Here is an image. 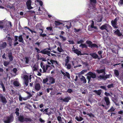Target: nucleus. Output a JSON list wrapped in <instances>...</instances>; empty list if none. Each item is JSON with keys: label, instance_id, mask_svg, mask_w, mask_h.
I'll use <instances>...</instances> for the list:
<instances>
[{"label": "nucleus", "instance_id": "f257e3e1", "mask_svg": "<svg viewBox=\"0 0 123 123\" xmlns=\"http://www.w3.org/2000/svg\"><path fill=\"white\" fill-rule=\"evenodd\" d=\"M50 62L52 64L51 65H46L45 66L43 65V62H41L40 63L41 67L42 68L44 72L49 73L50 72V70L53 68H55V66L53 65L54 64L56 67H57L59 65V63L56 61L50 59Z\"/></svg>", "mask_w": 123, "mask_h": 123}, {"label": "nucleus", "instance_id": "f03ea898", "mask_svg": "<svg viewBox=\"0 0 123 123\" xmlns=\"http://www.w3.org/2000/svg\"><path fill=\"white\" fill-rule=\"evenodd\" d=\"M14 119L13 114H11L9 116L4 117L3 121L4 123H11L13 121Z\"/></svg>", "mask_w": 123, "mask_h": 123}, {"label": "nucleus", "instance_id": "7ed1b4c3", "mask_svg": "<svg viewBox=\"0 0 123 123\" xmlns=\"http://www.w3.org/2000/svg\"><path fill=\"white\" fill-rule=\"evenodd\" d=\"M100 29L102 30H105L107 32H108L111 29V27L108 24H106L101 26Z\"/></svg>", "mask_w": 123, "mask_h": 123}, {"label": "nucleus", "instance_id": "20e7f679", "mask_svg": "<svg viewBox=\"0 0 123 123\" xmlns=\"http://www.w3.org/2000/svg\"><path fill=\"white\" fill-rule=\"evenodd\" d=\"M35 49L38 53H41L43 54H50V50L48 49H45L41 51H40V50L39 49L37 48H36Z\"/></svg>", "mask_w": 123, "mask_h": 123}, {"label": "nucleus", "instance_id": "39448f33", "mask_svg": "<svg viewBox=\"0 0 123 123\" xmlns=\"http://www.w3.org/2000/svg\"><path fill=\"white\" fill-rule=\"evenodd\" d=\"M94 29L96 30H97L96 26H94V22L93 21H92V23L91 25H89L88 27V30L90 31H92Z\"/></svg>", "mask_w": 123, "mask_h": 123}, {"label": "nucleus", "instance_id": "423d86ee", "mask_svg": "<svg viewBox=\"0 0 123 123\" xmlns=\"http://www.w3.org/2000/svg\"><path fill=\"white\" fill-rule=\"evenodd\" d=\"M23 79L24 83L25 84V86L27 87L28 85L29 81V78L28 76L26 75L23 76Z\"/></svg>", "mask_w": 123, "mask_h": 123}, {"label": "nucleus", "instance_id": "0eeeda50", "mask_svg": "<svg viewBox=\"0 0 123 123\" xmlns=\"http://www.w3.org/2000/svg\"><path fill=\"white\" fill-rule=\"evenodd\" d=\"M96 3V0H90V9H93L94 10H96V8H95V4Z\"/></svg>", "mask_w": 123, "mask_h": 123}, {"label": "nucleus", "instance_id": "6e6552de", "mask_svg": "<svg viewBox=\"0 0 123 123\" xmlns=\"http://www.w3.org/2000/svg\"><path fill=\"white\" fill-rule=\"evenodd\" d=\"M0 99L1 102L4 104H6L7 102V101L5 97L0 94Z\"/></svg>", "mask_w": 123, "mask_h": 123}, {"label": "nucleus", "instance_id": "1a4fd4ad", "mask_svg": "<svg viewBox=\"0 0 123 123\" xmlns=\"http://www.w3.org/2000/svg\"><path fill=\"white\" fill-rule=\"evenodd\" d=\"M31 3L32 2L31 0H28L26 3V5L27 9L29 10H30L33 8V7L31 6Z\"/></svg>", "mask_w": 123, "mask_h": 123}, {"label": "nucleus", "instance_id": "9d476101", "mask_svg": "<svg viewBox=\"0 0 123 123\" xmlns=\"http://www.w3.org/2000/svg\"><path fill=\"white\" fill-rule=\"evenodd\" d=\"M117 18H116L114 20H112L111 21L112 25L114 28H117Z\"/></svg>", "mask_w": 123, "mask_h": 123}, {"label": "nucleus", "instance_id": "9b49d317", "mask_svg": "<svg viewBox=\"0 0 123 123\" xmlns=\"http://www.w3.org/2000/svg\"><path fill=\"white\" fill-rule=\"evenodd\" d=\"M86 43L89 45V46L90 47L92 48H93L94 47L98 48V46L96 44L94 43L92 44V42L90 41H87Z\"/></svg>", "mask_w": 123, "mask_h": 123}, {"label": "nucleus", "instance_id": "f8f14e48", "mask_svg": "<svg viewBox=\"0 0 123 123\" xmlns=\"http://www.w3.org/2000/svg\"><path fill=\"white\" fill-rule=\"evenodd\" d=\"M48 80H49V85L54 83L55 82V79L54 78L51 76L48 77Z\"/></svg>", "mask_w": 123, "mask_h": 123}, {"label": "nucleus", "instance_id": "ddd939ff", "mask_svg": "<svg viewBox=\"0 0 123 123\" xmlns=\"http://www.w3.org/2000/svg\"><path fill=\"white\" fill-rule=\"evenodd\" d=\"M104 100L106 102V105L109 107L110 105V102L109 98L108 97H105Z\"/></svg>", "mask_w": 123, "mask_h": 123}, {"label": "nucleus", "instance_id": "4468645a", "mask_svg": "<svg viewBox=\"0 0 123 123\" xmlns=\"http://www.w3.org/2000/svg\"><path fill=\"white\" fill-rule=\"evenodd\" d=\"M35 88L36 91H38L41 89V86L39 83H36L35 85Z\"/></svg>", "mask_w": 123, "mask_h": 123}, {"label": "nucleus", "instance_id": "2eb2a0df", "mask_svg": "<svg viewBox=\"0 0 123 123\" xmlns=\"http://www.w3.org/2000/svg\"><path fill=\"white\" fill-rule=\"evenodd\" d=\"M6 43L5 42H0V49L1 50L5 48L6 46Z\"/></svg>", "mask_w": 123, "mask_h": 123}, {"label": "nucleus", "instance_id": "dca6fc26", "mask_svg": "<svg viewBox=\"0 0 123 123\" xmlns=\"http://www.w3.org/2000/svg\"><path fill=\"white\" fill-rule=\"evenodd\" d=\"M18 120L20 122L23 123L24 122V117L23 115H20L18 117Z\"/></svg>", "mask_w": 123, "mask_h": 123}, {"label": "nucleus", "instance_id": "f3484780", "mask_svg": "<svg viewBox=\"0 0 123 123\" xmlns=\"http://www.w3.org/2000/svg\"><path fill=\"white\" fill-rule=\"evenodd\" d=\"M105 69H102L101 70H99L98 69H97L96 70V71L98 74H100L103 73H104V74L105 75Z\"/></svg>", "mask_w": 123, "mask_h": 123}, {"label": "nucleus", "instance_id": "a211bd4d", "mask_svg": "<svg viewBox=\"0 0 123 123\" xmlns=\"http://www.w3.org/2000/svg\"><path fill=\"white\" fill-rule=\"evenodd\" d=\"M87 74L90 76L91 78L94 79L96 77V74L95 73H94L92 72H90L88 73Z\"/></svg>", "mask_w": 123, "mask_h": 123}, {"label": "nucleus", "instance_id": "6ab92c4d", "mask_svg": "<svg viewBox=\"0 0 123 123\" xmlns=\"http://www.w3.org/2000/svg\"><path fill=\"white\" fill-rule=\"evenodd\" d=\"M72 51L74 52L76 54H81V52L80 51L77 49H75L74 46H73V48L72 49Z\"/></svg>", "mask_w": 123, "mask_h": 123}, {"label": "nucleus", "instance_id": "aec40b11", "mask_svg": "<svg viewBox=\"0 0 123 123\" xmlns=\"http://www.w3.org/2000/svg\"><path fill=\"white\" fill-rule=\"evenodd\" d=\"M93 92L95 93L98 95L100 96L102 92V90L101 89H99L98 90H95L93 91Z\"/></svg>", "mask_w": 123, "mask_h": 123}, {"label": "nucleus", "instance_id": "412c9836", "mask_svg": "<svg viewBox=\"0 0 123 123\" xmlns=\"http://www.w3.org/2000/svg\"><path fill=\"white\" fill-rule=\"evenodd\" d=\"M36 28L37 30L39 29H41L42 28H43V27L40 24H38L36 25Z\"/></svg>", "mask_w": 123, "mask_h": 123}, {"label": "nucleus", "instance_id": "4be33fe9", "mask_svg": "<svg viewBox=\"0 0 123 123\" xmlns=\"http://www.w3.org/2000/svg\"><path fill=\"white\" fill-rule=\"evenodd\" d=\"M7 39L9 43V46L10 47L11 46H12V39L10 37H8L7 38Z\"/></svg>", "mask_w": 123, "mask_h": 123}, {"label": "nucleus", "instance_id": "5701e85b", "mask_svg": "<svg viewBox=\"0 0 123 123\" xmlns=\"http://www.w3.org/2000/svg\"><path fill=\"white\" fill-rule=\"evenodd\" d=\"M70 57L68 56H67L66 59H65V65H67V64L70 61Z\"/></svg>", "mask_w": 123, "mask_h": 123}, {"label": "nucleus", "instance_id": "b1692460", "mask_svg": "<svg viewBox=\"0 0 123 123\" xmlns=\"http://www.w3.org/2000/svg\"><path fill=\"white\" fill-rule=\"evenodd\" d=\"M0 82V85L1 86L2 88L3 91V92H5L6 90L4 85L2 81H1Z\"/></svg>", "mask_w": 123, "mask_h": 123}, {"label": "nucleus", "instance_id": "393cba45", "mask_svg": "<svg viewBox=\"0 0 123 123\" xmlns=\"http://www.w3.org/2000/svg\"><path fill=\"white\" fill-rule=\"evenodd\" d=\"M114 33L119 36H120L122 35V34L120 33V31L118 29H117L116 31H115Z\"/></svg>", "mask_w": 123, "mask_h": 123}, {"label": "nucleus", "instance_id": "a878e982", "mask_svg": "<svg viewBox=\"0 0 123 123\" xmlns=\"http://www.w3.org/2000/svg\"><path fill=\"white\" fill-rule=\"evenodd\" d=\"M13 85L15 86H19L20 85V84L19 82L17 80L14 81L13 82Z\"/></svg>", "mask_w": 123, "mask_h": 123}, {"label": "nucleus", "instance_id": "bb28decb", "mask_svg": "<svg viewBox=\"0 0 123 123\" xmlns=\"http://www.w3.org/2000/svg\"><path fill=\"white\" fill-rule=\"evenodd\" d=\"M18 39L19 42L24 43V41L21 35H20L18 37Z\"/></svg>", "mask_w": 123, "mask_h": 123}, {"label": "nucleus", "instance_id": "cd10ccee", "mask_svg": "<svg viewBox=\"0 0 123 123\" xmlns=\"http://www.w3.org/2000/svg\"><path fill=\"white\" fill-rule=\"evenodd\" d=\"M81 81H83L84 83H86V81L85 77L83 76H82V77L80 79Z\"/></svg>", "mask_w": 123, "mask_h": 123}, {"label": "nucleus", "instance_id": "c85d7f7f", "mask_svg": "<svg viewBox=\"0 0 123 123\" xmlns=\"http://www.w3.org/2000/svg\"><path fill=\"white\" fill-rule=\"evenodd\" d=\"M71 99V98L70 97H67L65 98L63 100V102H68L69 101V100Z\"/></svg>", "mask_w": 123, "mask_h": 123}, {"label": "nucleus", "instance_id": "c756f323", "mask_svg": "<svg viewBox=\"0 0 123 123\" xmlns=\"http://www.w3.org/2000/svg\"><path fill=\"white\" fill-rule=\"evenodd\" d=\"M75 119L78 121H80L84 119L81 117H79L77 116H76L75 117Z\"/></svg>", "mask_w": 123, "mask_h": 123}, {"label": "nucleus", "instance_id": "7c9ffc66", "mask_svg": "<svg viewBox=\"0 0 123 123\" xmlns=\"http://www.w3.org/2000/svg\"><path fill=\"white\" fill-rule=\"evenodd\" d=\"M15 113L16 114L17 116H19V109L18 108H16L15 109Z\"/></svg>", "mask_w": 123, "mask_h": 123}, {"label": "nucleus", "instance_id": "2f4dec72", "mask_svg": "<svg viewBox=\"0 0 123 123\" xmlns=\"http://www.w3.org/2000/svg\"><path fill=\"white\" fill-rule=\"evenodd\" d=\"M97 78L98 79V80L103 79L105 80L104 75H100L99 76H98Z\"/></svg>", "mask_w": 123, "mask_h": 123}, {"label": "nucleus", "instance_id": "473e14b6", "mask_svg": "<svg viewBox=\"0 0 123 123\" xmlns=\"http://www.w3.org/2000/svg\"><path fill=\"white\" fill-rule=\"evenodd\" d=\"M48 108H47L45 109L43 111V113L44 114H45L47 115H49V114H50L51 113H48Z\"/></svg>", "mask_w": 123, "mask_h": 123}, {"label": "nucleus", "instance_id": "72a5a7b5", "mask_svg": "<svg viewBox=\"0 0 123 123\" xmlns=\"http://www.w3.org/2000/svg\"><path fill=\"white\" fill-rule=\"evenodd\" d=\"M24 122L25 121L26 122H31L32 121V120L31 118L25 117L24 118Z\"/></svg>", "mask_w": 123, "mask_h": 123}, {"label": "nucleus", "instance_id": "f704fd0d", "mask_svg": "<svg viewBox=\"0 0 123 123\" xmlns=\"http://www.w3.org/2000/svg\"><path fill=\"white\" fill-rule=\"evenodd\" d=\"M80 47H81L82 48H86L87 47V46L85 44H81L79 46Z\"/></svg>", "mask_w": 123, "mask_h": 123}, {"label": "nucleus", "instance_id": "c9c22d12", "mask_svg": "<svg viewBox=\"0 0 123 123\" xmlns=\"http://www.w3.org/2000/svg\"><path fill=\"white\" fill-rule=\"evenodd\" d=\"M55 25L56 26L62 24V23L58 21H55Z\"/></svg>", "mask_w": 123, "mask_h": 123}, {"label": "nucleus", "instance_id": "e433bc0d", "mask_svg": "<svg viewBox=\"0 0 123 123\" xmlns=\"http://www.w3.org/2000/svg\"><path fill=\"white\" fill-rule=\"evenodd\" d=\"M65 66H67L66 68L68 69H70L71 68V64L68 63Z\"/></svg>", "mask_w": 123, "mask_h": 123}, {"label": "nucleus", "instance_id": "4c0bfd02", "mask_svg": "<svg viewBox=\"0 0 123 123\" xmlns=\"http://www.w3.org/2000/svg\"><path fill=\"white\" fill-rule=\"evenodd\" d=\"M57 118L58 121L59 122V123H61V122H62V118L61 116H58Z\"/></svg>", "mask_w": 123, "mask_h": 123}, {"label": "nucleus", "instance_id": "58836bf2", "mask_svg": "<svg viewBox=\"0 0 123 123\" xmlns=\"http://www.w3.org/2000/svg\"><path fill=\"white\" fill-rule=\"evenodd\" d=\"M115 110V109L113 106H112L110 109L108 111V112H111L114 111Z\"/></svg>", "mask_w": 123, "mask_h": 123}, {"label": "nucleus", "instance_id": "ea45409f", "mask_svg": "<svg viewBox=\"0 0 123 123\" xmlns=\"http://www.w3.org/2000/svg\"><path fill=\"white\" fill-rule=\"evenodd\" d=\"M91 55L92 57L95 59H96L98 58V56L97 54H90Z\"/></svg>", "mask_w": 123, "mask_h": 123}, {"label": "nucleus", "instance_id": "a19ab883", "mask_svg": "<svg viewBox=\"0 0 123 123\" xmlns=\"http://www.w3.org/2000/svg\"><path fill=\"white\" fill-rule=\"evenodd\" d=\"M114 74L117 76H119V73L118 70H115L114 71Z\"/></svg>", "mask_w": 123, "mask_h": 123}, {"label": "nucleus", "instance_id": "79ce46f5", "mask_svg": "<svg viewBox=\"0 0 123 123\" xmlns=\"http://www.w3.org/2000/svg\"><path fill=\"white\" fill-rule=\"evenodd\" d=\"M71 26V22H70L69 24H68L67 25L65 26V27L68 29L70 28Z\"/></svg>", "mask_w": 123, "mask_h": 123}, {"label": "nucleus", "instance_id": "37998d69", "mask_svg": "<svg viewBox=\"0 0 123 123\" xmlns=\"http://www.w3.org/2000/svg\"><path fill=\"white\" fill-rule=\"evenodd\" d=\"M30 58L29 57H25V63L26 64L28 63L29 62V59Z\"/></svg>", "mask_w": 123, "mask_h": 123}, {"label": "nucleus", "instance_id": "c03bdc74", "mask_svg": "<svg viewBox=\"0 0 123 123\" xmlns=\"http://www.w3.org/2000/svg\"><path fill=\"white\" fill-rule=\"evenodd\" d=\"M65 73V76L67 77L68 79H70V74L68 72H66Z\"/></svg>", "mask_w": 123, "mask_h": 123}, {"label": "nucleus", "instance_id": "a18cd8bd", "mask_svg": "<svg viewBox=\"0 0 123 123\" xmlns=\"http://www.w3.org/2000/svg\"><path fill=\"white\" fill-rule=\"evenodd\" d=\"M84 41L83 40H80L79 41H77V43L78 44H82V43H83Z\"/></svg>", "mask_w": 123, "mask_h": 123}, {"label": "nucleus", "instance_id": "49530a36", "mask_svg": "<svg viewBox=\"0 0 123 123\" xmlns=\"http://www.w3.org/2000/svg\"><path fill=\"white\" fill-rule=\"evenodd\" d=\"M107 87L109 88H113L114 87V84H112L109 85L107 86Z\"/></svg>", "mask_w": 123, "mask_h": 123}, {"label": "nucleus", "instance_id": "de8ad7c7", "mask_svg": "<svg viewBox=\"0 0 123 123\" xmlns=\"http://www.w3.org/2000/svg\"><path fill=\"white\" fill-rule=\"evenodd\" d=\"M9 57L10 61H12L13 60V57L12 56V54H9Z\"/></svg>", "mask_w": 123, "mask_h": 123}, {"label": "nucleus", "instance_id": "09e8293b", "mask_svg": "<svg viewBox=\"0 0 123 123\" xmlns=\"http://www.w3.org/2000/svg\"><path fill=\"white\" fill-rule=\"evenodd\" d=\"M110 77L109 74H106L105 75H104L105 80L107 78H109Z\"/></svg>", "mask_w": 123, "mask_h": 123}, {"label": "nucleus", "instance_id": "8fccbe9b", "mask_svg": "<svg viewBox=\"0 0 123 123\" xmlns=\"http://www.w3.org/2000/svg\"><path fill=\"white\" fill-rule=\"evenodd\" d=\"M48 78H46L43 80V83H46L48 81Z\"/></svg>", "mask_w": 123, "mask_h": 123}, {"label": "nucleus", "instance_id": "3c124183", "mask_svg": "<svg viewBox=\"0 0 123 123\" xmlns=\"http://www.w3.org/2000/svg\"><path fill=\"white\" fill-rule=\"evenodd\" d=\"M59 37L61 38L62 39V40L63 41H65L66 40V39L65 37H64L60 35Z\"/></svg>", "mask_w": 123, "mask_h": 123}, {"label": "nucleus", "instance_id": "603ef678", "mask_svg": "<svg viewBox=\"0 0 123 123\" xmlns=\"http://www.w3.org/2000/svg\"><path fill=\"white\" fill-rule=\"evenodd\" d=\"M87 115L89 116L90 117H94V115L91 113H87Z\"/></svg>", "mask_w": 123, "mask_h": 123}, {"label": "nucleus", "instance_id": "864d4df0", "mask_svg": "<svg viewBox=\"0 0 123 123\" xmlns=\"http://www.w3.org/2000/svg\"><path fill=\"white\" fill-rule=\"evenodd\" d=\"M38 33L40 34L42 33L43 32V28H42V29H39L37 30Z\"/></svg>", "mask_w": 123, "mask_h": 123}, {"label": "nucleus", "instance_id": "5fc2aeb1", "mask_svg": "<svg viewBox=\"0 0 123 123\" xmlns=\"http://www.w3.org/2000/svg\"><path fill=\"white\" fill-rule=\"evenodd\" d=\"M100 88L102 89H103L105 91H106L107 90V89H106V87L105 86H100Z\"/></svg>", "mask_w": 123, "mask_h": 123}, {"label": "nucleus", "instance_id": "6e6d98bb", "mask_svg": "<svg viewBox=\"0 0 123 123\" xmlns=\"http://www.w3.org/2000/svg\"><path fill=\"white\" fill-rule=\"evenodd\" d=\"M87 72V69H84L82 70L80 72L82 74H84L85 73H86Z\"/></svg>", "mask_w": 123, "mask_h": 123}, {"label": "nucleus", "instance_id": "4d7b16f0", "mask_svg": "<svg viewBox=\"0 0 123 123\" xmlns=\"http://www.w3.org/2000/svg\"><path fill=\"white\" fill-rule=\"evenodd\" d=\"M73 92V90L71 89L68 88L67 91V92L69 93H71Z\"/></svg>", "mask_w": 123, "mask_h": 123}, {"label": "nucleus", "instance_id": "13d9d810", "mask_svg": "<svg viewBox=\"0 0 123 123\" xmlns=\"http://www.w3.org/2000/svg\"><path fill=\"white\" fill-rule=\"evenodd\" d=\"M9 64V62H8L5 61L4 63V65L6 67H7Z\"/></svg>", "mask_w": 123, "mask_h": 123}, {"label": "nucleus", "instance_id": "bf43d9fd", "mask_svg": "<svg viewBox=\"0 0 123 123\" xmlns=\"http://www.w3.org/2000/svg\"><path fill=\"white\" fill-rule=\"evenodd\" d=\"M27 93L28 94V96H27V97L28 98H30L31 97L32 95L31 93L29 92H27Z\"/></svg>", "mask_w": 123, "mask_h": 123}, {"label": "nucleus", "instance_id": "052dcab7", "mask_svg": "<svg viewBox=\"0 0 123 123\" xmlns=\"http://www.w3.org/2000/svg\"><path fill=\"white\" fill-rule=\"evenodd\" d=\"M33 71H36L37 70V68L36 67V66L35 65L34 66H33Z\"/></svg>", "mask_w": 123, "mask_h": 123}, {"label": "nucleus", "instance_id": "680f3d73", "mask_svg": "<svg viewBox=\"0 0 123 123\" xmlns=\"http://www.w3.org/2000/svg\"><path fill=\"white\" fill-rule=\"evenodd\" d=\"M102 62L103 63H105L106 64L108 63V62L107 61V60L106 59H104L102 60Z\"/></svg>", "mask_w": 123, "mask_h": 123}, {"label": "nucleus", "instance_id": "e2e57ef3", "mask_svg": "<svg viewBox=\"0 0 123 123\" xmlns=\"http://www.w3.org/2000/svg\"><path fill=\"white\" fill-rule=\"evenodd\" d=\"M46 29L49 31H52V27H48L46 28Z\"/></svg>", "mask_w": 123, "mask_h": 123}, {"label": "nucleus", "instance_id": "0e129e2a", "mask_svg": "<svg viewBox=\"0 0 123 123\" xmlns=\"http://www.w3.org/2000/svg\"><path fill=\"white\" fill-rule=\"evenodd\" d=\"M14 42H16L17 41L18 37L17 36H15L14 37Z\"/></svg>", "mask_w": 123, "mask_h": 123}, {"label": "nucleus", "instance_id": "69168bd1", "mask_svg": "<svg viewBox=\"0 0 123 123\" xmlns=\"http://www.w3.org/2000/svg\"><path fill=\"white\" fill-rule=\"evenodd\" d=\"M68 41L70 44H74V42L73 40H68Z\"/></svg>", "mask_w": 123, "mask_h": 123}, {"label": "nucleus", "instance_id": "338daca9", "mask_svg": "<svg viewBox=\"0 0 123 123\" xmlns=\"http://www.w3.org/2000/svg\"><path fill=\"white\" fill-rule=\"evenodd\" d=\"M83 64L85 66H87L88 65V63L86 62H82Z\"/></svg>", "mask_w": 123, "mask_h": 123}, {"label": "nucleus", "instance_id": "774afa93", "mask_svg": "<svg viewBox=\"0 0 123 123\" xmlns=\"http://www.w3.org/2000/svg\"><path fill=\"white\" fill-rule=\"evenodd\" d=\"M13 71L15 73H16L17 72V69L16 68H14L13 69Z\"/></svg>", "mask_w": 123, "mask_h": 123}]
</instances>
